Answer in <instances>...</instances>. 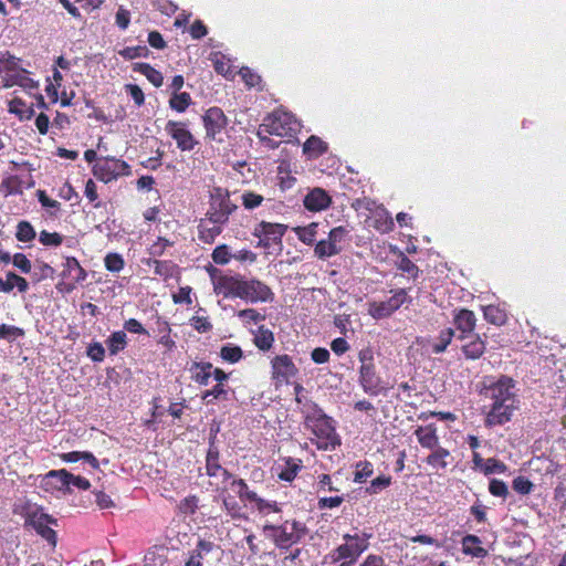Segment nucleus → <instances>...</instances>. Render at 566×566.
<instances>
[{
    "mask_svg": "<svg viewBox=\"0 0 566 566\" xmlns=\"http://www.w3.org/2000/svg\"><path fill=\"white\" fill-rule=\"evenodd\" d=\"M19 71H21L19 59L9 52H1L0 74H2L3 83H6L9 77H13Z\"/></svg>",
    "mask_w": 566,
    "mask_h": 566,
    "instance_id": "obj_29",
    "label": "nucleus"
},
{
    "mask_svg": "<svg viewBox=\"0 0 566 566\" xmlns=\"http://www.w3.org/2000/svg\"><path fill=\"white\" fill-rule=\"evenodd\" d=\"M211 61L213 63V69L218 74L223 76L232 75V65L223 54L214 53Z\"/></svg>",
    "mask_w": 566,
    "mask_h": 566,
    "instance_id": "obj_49",
    "label": "nucleus"
},
{
    "mask_svg": "<svg viewBox=\"0 0 566 566\" xmlns=\"http://www.w3.org/2000/svg\"><path fill=\"white\" fill-rule=\"evenodd\" d=\"M226 490H222L220 495L222 496V505L228 515H230L232 518H240L242 517V506L239 504V502L231 496L230 494H224Z\"/></svg>",
    "mask_w": 566,
    "mask_h": 566,
    "instance_id": "obj_44",
    "label": "nucleus"
},
{
    "mask_svg": "<svg viewBox=\"0 0 566 566\" xmlns=\"http://www.w3.org/2000/svg\"><path fill=\"white\" fill-rule=\"evenodd\" d=\"M64 237L59 232L42 230L39 234V242L44 247H60Z\"/></svg>",
    "mask_w": 566,
    "mask_h": 566,
    "instance_id": "obj_52",
    "label": "nucleus"
},
{
    "mask_svg": "<svg viewBox=\"0 0 566 566\" xmlns=\"http://www.w3.org/2000/svg\"><path fill=\"white\" fill-rule=\"evenodd\" d=\"M86 354L95 363H101L105 358V349L98 342L90 344Z\"/></svg>",
    "mask_w": 566,
    "mask_h": 566,
    "instance_id": "obj_64",
    "label": "nucleus"
},
{
    "mask_svg": "<svg viewBox=\"0 0 566 566\" xmlns=\"http://www.w3.org/2000/svg\"><path fill=\"white\" fill-rule=\"evenodd\" d=\"M332 203V197L323 188L312 189L303 200L305 209L317 212L327 209Z\"/></svg>",
    "mask_w": 566,
    "mask_h": 566,
    "instance_id": "obj_20",
    "label": "nucleus"
},
{
    "mask_svg": "<svg viewBox=\"0 0 566 566\" xmlns=\"http://www.w3.org/2000/svg\"><path fill=\"white\" fill-rule=\"evenodd\" d=\"M36 197L43 208H49V209L54 210V211L50 212V216H52V217L57 216V212L61 210V203L57 200L50 198L48 196V193L45 192V190H41V189H39L36 191Z\"/></svg>",
    "mask_w": 566,
    "mask_h": 566,
    "instance_id": "obj_54",
    "label": "nucleus"
},
{
    "mask_svg": "<svg viewBox=\"0 0 566 566\" xmlns=\"http://www.w3.org/2000/svg\"><path fill=\"white\" fill-rule=\"evenodd\" d=\"M454 461L451 452L442 447L431 450V453L424 459V462L433 470L446 471Z\"/></svg>",
    "mask_w": 566,
    "mask_h": 566,
    "instance_id": "obj_24",
    "label": "nucleus"
},
{
    "mask_svg": "<svg viewBox=\"0 0 566 566\" xmlns=\"http://www.w3.org/2000/svg\"><path fill=\"white\" fill-rule=\"evenodd\" d=\"M489 492L493 496L506 499L509 495V488L506 483L499 479H492L489 483Z\"/></svg>",
    "mask_w": 566,
    "mask_h": 566,
    "instance_id": "obj_60",
    "label": "nucleus"
},
{
    "mask_svg": "<svg viewBox=\"0 0 566 566\" xmlns=\"http://www.w3.org/2000/svg\"><path fill=\"white\" fill-rule=\"evenodd\" d=\"M67 479H70L67 470H51L41 479L40 486L45 492L50 493L57 491L71 493V490H69Z\"/></svg>",
    "mask_w": 566,
    "mask_h": 566,
    "instance_id": "obj_17",
    "label": "nucleus"
},
{
    "mask_svg": "<svg viewBox=\"0 0 566 566\" xmlns=\"http://www.w3.org/2000/svg\"><path fill=\"white\" fill-rule=\"evenodd\" d=\"M15 85L24 88H34L38 84L30 76H28V72L24 69H21V71H19L13 77H9L2 86L12 87Z\"/></svg>",
    "mask_w": 566,
    "mask_h": 566,
    "instance_id": "obj_40",
    "label": "nucleus"
},
{
    "mask_svg": "<svg viewBox=\"0 0 566 566\" xmlns=\"http://www.w3.org/2000/svg\"><path fill=\"white\" fill-rule=\"evenodd\" d=\"M191 96L187 92L174 93L169 99V106L178 113H184L191 104Z\"/></svg>",
    "mask_w": 566,
    "mask_h": 566,
    "instance_id": "obj_45",
    "label": "nucleus"
},
{
    "mask_svg": "<svg viewBox=\"0 0 566 566\" xmlns=\"http://www.w3.org/2000/svg\"><path fill=\"white\" fill-rule=\"evenodd\" d=\"M220 357L228 363L235 364L242 359L243 350L237 345L227 344L221 347Z\"/></svg>",
    "mask_w": 566,
    "mask_h": 566,
    "instance_id": "obj_46",
    "label": "nucleus"
},
{
    "mask_svg": "<svg viewBox=\"0 0 566 566\" xmlns=\"http://www.w3.org/2000/svg\"><path fill=\"white\" fill-rule=\"evenodd\" d=\"M238 317L243 322V324H258L265 319V315L261 314L255 308H244L240 310L237 313Z\"/></svg>",
    "mask_w": 566,
    "mask_h": 566,
    "instance_id": "obj_55",
    "label": "nucleus"
},
{
    "mask_svg": "<svg viewBox=\"0 0 566 566\" xmlns=\"http://www.w3.org/2000/svg\"><path fill=\"white\" fill-rule=\"evenodd\" d=\"M212 261L219 265H226L233 258L227 244H220L214 248L211 254Z\"/></svg>",
    "mask_w": 566,
    "mask_h": 566,
    "instance_id": "obj_51",
    "label": "nucleus"
},
{
    "mask_svg": "<svg viewBox=\"0 0 566 566\" xmlns=\"http://www.w3.org/2000/svg\"><path fill=\"white\" fill-rule=\"evenodd\" d=\"M199 499L197 495H188L178 504L179 512L185 515H193L198 510Z\"/></svg>",
    "mask_w": 566,
    "mask_h": 566,
    "instance_id": "obj_56",
    "label": "nucleus"
},
{
    "mask_svg": "<svg viewBox=\"0 0 566 566\" xmlns=\"http://www.w3.org/2000/svg\"><path fill=\"white\" fill-rule=\"evenodd\" d=\"M227 223H216L205 216L198 223V239L206 244H212L216 239L222 233L223 227Z\"/></svg>",
    "mask_w": 566,
    "mask_h": 566,
    "instance_id": "obj_21",
    "label": "nucleus"
},
{
    "mask_svg": "<svg viewBox=\"0 0 566 566\" xmlns=\"http://www.w3.org/2000/svg\"><path fill=\"white\" fill-rule=\"evenodd\" d=\"M415 436L419 442V444L429 450H434L439 448V437L437 434V427L433 423L428 426H419L415 430Z\"/></svg>",
    "mask_w": 566,
    "mask_h": 566,
    "instance_id": "obj_25",
    "label": "nucleus"
},
{
    "mask_svg": "<svg viewBox=\"0 0 566 566\" xmlns=\"http://www.w3.org/2000/svg\"><path fill=\"white\" fill-rule=\"evenodd\" d=\"M302 413L305 428L314 436L311 441L318 450H335L342 444V439L336 431L335 420L327 416L316 402L307 401L302 409Z\"/></svg>",
    "mask_w": 566,
    "mask_h": 566,
    "instance_id": "obj_2",
    "label": "nucleus"
},
{
    "mask_svg": "<svg viewBox=\"0 0 566 566\" xmlns=\"http://www.w3.org/2000/svg\"><path fill=\"white\" fill-rule=\"evenodd\" d=\"M457 337L455 331L451 327L444 328L439 333L437 340L431 345L433 354L443 353L451 344L452 339Z\"/></svg>",
    "mask_w": 566,
    "mask_h": 566,
    "instance_id": "obj_36",
    "label": "nucleus"
},
{
    "mask_svg": "<svg viewBox=\"0 0 566 566\" xmlns=\"http://www.w3.org/2000/svg\"><path fill=\"white\" fill-rule=\"evenodd\" d=\"M391 484V476L389 475H379L375 478L371 482L369 488H367V492L369 494H376L379 491L388 488Z\"/></svg>",
    "mask_w": 566,
    "mask_h": 566,
    "instance_id": "obj_62",
    "label": "nucleus"
},
{
    "mask_svg": "<svg viewBox=\"0 0 566 566\" xmlns=\"http://www.w3.org/2000/svg\"><path fill=\"white\" fill-rule=\"evenodd\" d=\"M356 471L354 474V481L356 483H363L374 473V465L371 462L364 460L356 463Z\"/></svg>",
    "mask_w": 566,
    "mask_h": 566,
    "instance_id": "obj_50",
    "label": "nucleus"
},
{
    "mask_svg": "<svg viewBox=\"0 0 566 566\" xmlns=\"http://www.w3.org/2000/svg\"><path fill=\"white\" fill-rule=\"evenodd\" d=\"M301 130V123L294 114L283 108H275L268 114L259 126L256 135L271 134L291 140Z\"/></svg>",
    "mask_w": 566,
    "mask_h": 566,
    "instance_id": "obj_4",
    "label": "nucleus"
},
{
    "mask_svg": "<svg viewBox=\"0 0 566 566\" xmlns=\"http://www.w3.org/2000/svg\"><path fill=\"white\" fill-rule=\"evenodd\" d=\"M36 233L33 226L25 220H22L17 226L15 238L20 242H30L35 238Z\"/></svg>",
    "mask_w": 566,
    "mask_h": 566,
    "instance_id": "obj_48",
    "label": "nucleus"
},
{
    "mask_svg": "<svg viewBox=\"0 0 566 566\" xmlns=\"http://www.w3.org/2000/svg\"><path fill=\"white\" fill-rule=\"evenodd\" d=\"M241 291H243L241 300L252 304L268 303L272 302L274 298V293L271 287L254 277L250 280L243 277Z\"/></svg>",
    "mask_w": 566,
    "mask_h": 566,
    "instance_id": "obj_11",
    "label": "nucleus"
},
{
    "mask_svg": "<svg viewBox=\"0 0 566 566\" xmlns=\"http://www.w3.org/2000/svg\"><path fill=\"white\" fill-rule=\"evenodd\" d=\"M212 364L209 361H193L190 371L192 373V380L200 386H207L212 376Z\"/></svg>",
    "mask_w": 566,
    "mask_h": 566,
    "instance_id": "obj_31",
    "label": "nucleus"
},
{
    "mask_svg": "<svg viewBox=\"0 0 566 566\" xmlns=\"http://www.w3.org/2000/svg\"><path fill=\"white\" fill-rule=\"evenodd\" d=\"M242 282L241 275H220L213 281V290L224 298H241Z\"/></svg>",
    "mask_w": 566,
    "mask_h": 566,
    "instance_id": "obj_16",
    "label": "nucleus"
},
{
    "mask_svg": "<svg viewBox=\"0 0 566 566\" xmlns=\"http://www.w3.org/2000/svg\"><path fill=\"white\" fill-rule=\"evenodd\" d=\"M9 112L19 117L20 120H29L34 115V109L32 106L27 105V103L20 97H14L9 102L8 105Z\"/></svg>",
    "mask_w": 566,
    "mask_h": 566,
    "instance_id": "obj_35",
    "label": "nucleus"
},
{
    "mask_svg": "<svg viewBox=\"0 0 566 566\" xmlns=\"http://www.w3.org/2000/svg\"><path fill=\"white\" fill-rule=\"evenodd\" d=\"M342 252V248L333 244L328 239L319 240L315 244L314 253L318 259H326L334 255H337Z\"/></svg>",
    "mask_w": 566,
    "mask_h": 566,
    "instance_id": "obj_38",
    "label": "nucleus"
},
{
    "mask_svg": "<svg viewBox=\"0 0 566 566\" xmlns=\"http://www.w3.org/2000/svg\"><path fill=\"white\" fill-rule=\"evenodd\" d=\"M105 269L112 273L120 272L125 266L124 258L117 252H109L104 258Z\"/></svg>",
    "mask_w": 566,
    "mask_h": 566,
    "instance_id": "obj_47",
    "label": "nucleus"
},
{
    "mask_svg": "<svg viewBox=\"0 0 566 566\" xmlns=\"http://www.w3.org/2000/svg\"><path fill=\"white\" fill-rule=\"evenodd\" d=\"M126 334L124 331L113 332L106 339V345L111 355H116L124 350L127 345Z\"/></svg>",
    "mask_w": 566,
    "mask_h": 566,
    "instance_id": "obj_37",
    "label": "nucleus"
},
{
    "mask_svg": "<svg viewBox=\"0 0 566 566\" xmlns=\"http://www.w3.org/2000/svg\"><path fill=\"white\" fill-rule=\"evenodd\" d=\"M287 230V226L283 223H272L261 221L253 230V235L259 238V245L263 248H270L272 244H279L282 242Z\"/></svg>",
    "mask_w": 566,
    "mask_h": 566,
    "instance_id": "obj_13",
    "label": "nucleus"
},
{
    "mask_svg": "<svg viewBox=\"0 0 566 566\" xmlns=\"http://www.w3.org/2000/svg\"><path fill=\"white\" fill-rule=\"evenodd\" d=\"M481 395L491 401L484 420L486 427L505 424L518 409L516 381L507 375H501L496 379L489 378L481 389Z\"/></svg>",
    "mask_w": 566,
    "mask_h": 566,
    "instance_id": "obj_1",
    "label": "nucleus"
},
{
    "mask_svg": "<svg viewBox=\"0 0 566 566\" xmlns=\"http://www.w3.org/2000/svg\"><path fill=\"white\" fill-rule=\"evenodd\" d=\"M513 490L522 495H527L533 491L534 484L523 475L516 476L512 482Z\"/></svg>",
    "mask_w": 566,
    "mask_h": 566,
    "instance_id": "obj_59",
    "label": "nucleus"
},
{
    "mask_svg": "<svg viewBox=\"0 0 566 566\" xmlns=\"http://www.w3.org/2000/svg\"><path fill=\"white\" fill-rule=\"evenodd\" d=\"M486 349V342L479 335L474 334L461 342V352L465 359L476 360L483 356Z\"/></svg>",
    "mask_w": 566,
    "mask_h": 566,
    "instance_id": "obj_22",
    "label": "nucleus"
},
{
    "mask_svg": "<svg viewBox=\"0 0 566 566\" xmlns=\"http://www.w3.org/2000/svg\"><path fill=\"white\" fill-rule=\"evenodd\" d=\"M484 319L495 326H503L507 322V313L500 305L490 304L483 307Z\"/></svg>",
    "mask_w": 566,
    "mask_h": 566,
    "instance_id": "obj_34",
    "label": "nucleus"
},
{
    "mask_svg": "<svg viewBox=\"0 0 566 566\" xmlns=\"http://www.w3.org/2000/svg\"><path fill=\"white\" fill-rule=\"evenodd\" d=\"M133 71L143 74L155 87H160L164 83L163 74L149 63H134Z\"/></svg>",
    "mask_w": 566,
    "mask_h": 566,
    "instance_id": "obj_33",
    "label": "nucleus"
},
{
    "mask_svg": "<svg viewBox=\"0 0 566 566\" xmlns=\"http://www.w3.org/2000/svg\"><path fill=\"white\" fill-rule=\"evenodd\" d=\"M23 181L15 175L4 178L0 185V189L6 196L21 195L23 192Z\"/></svg>",
    "mask_w": 566,
    "mask_h": 566,
    "instance_id": "obj_39",
    "label": "nucleus"
},
{
    "mask_svg": "<svg viewBox=\"0 0 566 566\" xmlns=\"http://www.w3.org/2000/svg\"><path fill=\"white\" fill-rule=\"evenodd\" d=\"M220 464V452L218 447L214 443V438L210 439L209 448L206 455V471L207 475L213 478L219 475V470H221Z\"/></svg>",
    "mask_w": 566,
    "mask_h": 566,
    "instance_id": "obj_30",
    "label": "nucleus"
},
{
    "mask_svg": "<svg viewBox=\"0 0 566 566\" xmlns=\"http://www.w3.org/2000/svg\"><path fill=\"white\" fill-rule=\"evenodd\" d=\"M481 539L479 536L468 534L462 538V552L465 555H470L476 558H484L488 556V551L481 546Z\"/></svg>",
    "mask_w": 566,
    "mask_h": 566,
    "instance_id": "obj_28",
    "label": "nucleus"
},
{
    "mask_svg": "<svg viewBox=\"0 0 566 566\" xmlns=\"http://www.w3.org/2000/svg\"><path fill=\"white\" fill-rule=\"evenodd\" d=\"M230 488L237 493L242 502H250L254 504L255 510L261 515H268L271 512H282V506L276 501H268L260 497L254 491L249 489V485L243 479H232Z\"/></svg>",
    "mask_w": 566,
    "mask_h": 566,
    "instance_id": "obj_7",
    "label": "nucleus"
},
{
    "mask_svg": "<svg viewBox=\"0 0 566 566\" xmlns=\"http://www.w3.org/2000/svg\"><path fill=\"white\" fill-rule=\"evenodd\" d=\"M239 73L241 75V78L245 83V85L249 87H255V86L260 85V83L262 81L261 76L259 74L254 73L248 66L242 67Z\"/></svg>",
    "mask_w": 566,
    "mask_h": 566,
    "instance_id": "obj_63",
    "label": "nucleus"
},
{
    "mask_svg": "<svg viewBox=\"0 0 566 566\" xmlns=\"http://www.w3.org/2000/svg\"><path fill=\"white\" fill-rule=\"evenodd\" d=\"M262 532L276 548L287 551L298 544L308 533L305 523L297 520H286L281 524L265 523Z\"/></svg>",
    "mask_w": 566,
    "mask_h": 566,
    "instance_id": "obj_3",
    "label": "nucleus"
},
{
    "mask_svg": "<svg viewBox=\"0 0 566 566\" xmlns=\"http://www.w3.org/2000/svg\"><path fill=\"white\" fill-rule=\"evenodd\" d=\"M206 129V138L223 142L222 134L228 125V118L220 107L213 106L208 108L202 116Z\"/></svg>",
    "mask_w": 566,
    "mask_h": 566,
    "instance_id": "obj_10",
    "label": "nucleus"
},
{
    "mask_svg": "<svg viewBox=\"0 0 566 566\" xmlns=\"http://www.w3.org/2000/svg\"><path fill=\"white\" fill-rule=\"evenodd\" d=\"M147 264L149 266L153 265L154 273L164 279L171 277L174 275V270L176 268V265L172 263V261H169V260L161 261V260L154 259V260H149L147 262Z\"/></svg>",
    "mask_w": 566,
    "mask_h": 566,
    "instance_id": "obj_41",
    "label": "nucleus"
},
{
    "mask_svg": "<svg viewBox=\"0 0 566 566\" xmlns=\"http://www.w3.org/2000/svg\"><path fill=\"white\" fill-rule=\"evenodd\" d=\"M201 398L207 405L213 403L216 400H228V389L224 384H217L211 389L203 391Z\"/></svg>",
    "mask_w": 566,
    "mask_h": 566,
    "instance_id": "obj_43",
    "label": "nucleus"
},
{
    "mask_svg": "<svg viewBox=\"0 0 566 566\" xmlns=\"http://www.w3.org/2000/svg\"><path fill=\"white\" fill-rule=\"evenodd\" d=\"M283 464L279 465L277 478L284 482H292L303 468V461L292 457H284L281 459Z\"/></svg>",
    "mask_w": 566,
    "mask_h": 566,
    "instance_id": "obj_26",
    "label": "nucleus"
},
{
    "mask_svg": "<svg viewBox=\"0 0 566 566\" xmlns=\"http://www.w3.org/2000/svg\"><path fill=\"white\" fill-rule=\"evenodd\" d=\"M405 289L397 290L391 297L386 301H373L368 303V314L375 319H382L391 316L405 303L410 302Z\"/></svg>",
    "mask_w": 566,
    "mask_h": 566,
    "instance_id": "obj_8",
    "label": "nucleus"
},
{
    "mask_svg": "<svg viewBox=\"0 0 566 566\" xmlns=\"http://www.w3.org/2000/svg\"><path fill=\"white\" fill-rule=\"evenodd\" d=\"M61 275L63 279H70L72 281V283L67 284V292H71L75 287V284L82 283L87 277L86 271L74 256L65 258Z\"/></svg>",
    "mask_w": 566,
    "mask_h": 566,
    "instance_id": "obj_18",
    "label": "nucleus"
},
{
    "mask_svg": "<svg viewBox=\"0 0 566 566\" xmlns=\"http://www.w3.org/2000/svg\"><path fill=\"white\" fill-rule=\"evenodd\" d=\"M507 471V465L495 458H489L485 460V464L482 468V473L485 475L494 474V473H505Z\"/></svg>",
    "mask_w": 566,
    "mask_h": 566,
    "instance_id": "obj_53",
    "label": "nucleus"
},
{
    "mask_svg": "<svg viewBox=\"0 0 566 566\" xmlns=\"http://www.w3.org/2000/svg\"><path fill=\"white\" fill-rule=\"evenodd\" d=\"M263 200L264 198L261 195L252 191H247L242 195V205L248 210L260 207Z\"/></svg>",
    "mask_w": 566,
    "mask_h": 566,
    "instance_id": "obj_61",
    "label": "nucleus"
},
{
    "mask_svg": "<svg viewBox=\"0 0 566 566\" xmlns=\"http://www.w3.org/2000/svg\"><path fill=\"white\" fill-rule=\"evenodd\" d=\"M216 544L211 541L199 539L185 560V566H203V557L216 548Z\"/></svg>",
    "mask_w": 566,
    "mask_h": 566,
    "instance_id": "obj_23",
    "label": "nucleus"
},
{
    "mask_svg": "<svg viewBox=\"0 0 566 566\" xmlns=\"http://www.w3.org/2000/svg\"><path fill=\"white\" fill-rule=\"evenodd\" d=\"M359 384L364 391L369 396H378L381 391V381L376 374L375 365L360 366L359 368Z\"/></svg>",
    "mask_w": 566,
    "mask_h": 566,
    "instance_id": "obj_19",
    "label": "nucleus"
},
{
    "mask_svg": "<svg viewBox=\"0 0 566 566\" xmlns=\"http://www.w3.org/2000/svg\"><path fill=\"white\" fill-rule=\"evenodd\" d=\"M165 130L176 142L181 151H191L198 144L185 122L168 120Z\"/></svg>",
    "mask_w": 566,
    "mask_h": 566,
    "instance_id": "obj_14",
    "label": "nucleus"
},
{
    "mask_svg": "<svg viewBox=\"0 0 566 566\" xmlns=\"http://www.w3.org/2000/svg\"><path fill=\"white\" fill-rule=\"evenodd\" d=\"M238 209L231 201L230 191L227 188L212 187L209 195V207L205 216L216 223H228L230 216Z\"/></svg>",
    "mask_w": 566,
    "mask_h": 566,
    "instance_id": "obj_5",
    "label": "nucleus"
},
{
    "mask_svg": "<svg viewBox=\"0 0 566 566\" xmlns=\"http://www.w3.org/2000/svg\"><path fill=\"white\" fill-rule=\"evenodd\" d=\"M397 268L400 271L410 274L413 279L418 277L419 268L402 252L399 254Z\"/></svg>",
    "mask_w": 566,
    "mask_h": 566,
    "instance_id": "obj_57",
    "label": "nucleus"
},
{
    "mask_svg": "<svg viewBox=\"0 0 566 566\" xmlns=\"http://www.w3.org/2000/svg\"><path fill=\"white\" fill-rule=\"evenodd\" d=\"M453 325L457 334V339L464 342L468 337L476 334V316L473 311L468 308L455 310L453 314Z\"/></svg>",
    "mask_w": 566,
    "mask_h": 566,
    "instance_id": "obj_15",
    "label": "nucleus"
},
{
    "mask_svg": "<svg viewBox=\"0 0 566 566\" xmlns=\"http://www.w3.org/2000/svg\"><path fill=\"white\" fill-rule=\"evenodd\" d=\"M317 228L318 224L312 222L306 227H296L294 231L301 242L307 245H312L315 242L317 235Z\"/></svg>",
    "mask_w": 566,
    "mask_h": 566,
    "instance_id": "obj_42",
    "label": "nucleus"
},
{
    "mask_svg": "<svg viewBox=\"0 0 566 566\" xmlns=\"http://www.w3.org/2000/svg\"><path fill=\"white\" fill-rule=\"evenodd\" d=\"M253 344L258 349L262 352H268L272 348L275 338L271 329H269L264 325H260L258 329L253 333Z\"/></svg>",
    "mask_w": 566,
    "mask_h": 566,
    "instance_id": "obj_32",
    "label": "nucleus"
},
{
    "mask_svg": "<svg viewBox=\"0 0 566 566\" xmlns=\"http://www.w3.org/2000/svg\"><path fill=\"white\" fill-rule=\"evenodd\" d=\"M92 174L97 180L108 184L119 177L129 176L132 170L125 160L107 156L99 158L93 165Z\"/></svg>",
    "mask_w": 566,
    "mask_h": 566,
    "instance_id": "obj_6",
    "label": "nucleus"
},
{
    "mask_svg": "<svg viewBox=\"0 0 566 566\" xmlns=\"http://www.w3.org/2000/svg\"><path fill=\"white\" fill-rule=\"evenodd\" d=\"M297 373V367L287 354L277 355L271 360V376L276 386L290 384Z\"/></svg>",
    "mask_w": 566,
    "mask_h": 566,
    "instance_id": "obj_12",
    "label": "nucleus"
},
{
    "mask_svg": "<svg viewBox=\"0 0 566 566\" xmlns=\"http://www.w3.org/2000/svg\"><path fill=\"white\" fill-rule=\"evenodd\" d=\"M328 150V144L316 135L310 136L303 144V154L310 158L315 159L326 154Z\"/></svg>",
    "mask_w": 566,
    "mask_h": 566,
    "instance_id": "obj_27",
    "label": "nucleus"
},
{
    "mask_svg": "<svg viewBox=\"0 0 566 566\" xmlns=\"http://www.w3.org/2000/svg\"><path fill=\"white\" fill-rule=\"evenodd\" d=\"M52 523H55V520L40 507L29 509L25 513V525L31 526L40 536L55 545L56 533L49 526Z\"/></svg>",
    "mask_w": 566,
    "mask_h": 566,
    "instance_id": "obj_9",
    "label": "nucleus"
},
{
    "mask_svg": "<svg viewBox=\"0 0 566 566\" xmlns=\"http://www.w3.org/2000/svg\"><path fill=\"white\" fill-rule=\"evenodd\" d=\"M119 54L126 60H134L137 57H147L149 50L146 45L127 46L120 50Z\"/></svg>",
    "mask_w": 566,
    "mask_h": 566,
    "instance_id": "obj_58",
    "label": "nucleus"
}]
</instances>
